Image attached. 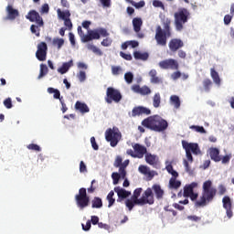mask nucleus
Instances as JSON below:
<instances>
[{"mask_svg": "<svg viewBox=\"0 0 234 234\" xmlns=\"http://www.w3.org/2000/svg\"><path fill=\"white\" fill-rule=\"evenodd\" d=\"M168 47L171 52H176L177 50H180L182 47H184V41H182L180 38H172L169 41Z\"/></svg>", "mask_w": 234, "mask_h": 234, "instance_id": "nucleus-18", "label": "nucleus"}, {"mask_svg": "<svg viewBox=\"0 0 234 234\" xmlns=\"http://www.w3.org/2000/svg\"><path fill=\"white\" fill-rule=\"evenodd\" d=\"M87 48L88 50H91V52H93V54H96L97 56H103V52L101 51V49L92 44H88Z\"/></svg>", "mask_w": 234, "mask_h": 234, "instance_id": "nucleus-34", "label": "nucleus"}, {"mask_svg": "<svg viewBox=\"0 0 234 234\" xmlns=\"http://www.w3.org/2000/svg\"><path fill=\"white\" fill-rule=\"evenodd\" d=\"M153 6H154L155 8H162L163 10L165 9L164 3H162L160 0H154Z\"/></svg>", "mask_w": 234, "mask_h": 234, "instance_id": "nucleus-52", "label": "nucleus"}, {"mask_svg": "<svg viewBox=\"0 0 234 234\" xmlns=\"http://www.w3.org/2000/svg\"><path fill=\"white\" fill-rule=\"evenodd\" d=\"M233 17L234 16L232 15H226L223 18L224 25H226V27L230 25L231 21L233 20Z\"/></svg>", "mask_w": 234, "mask_h": 234, "instance_id": "nucleus-50", "label": "nucleus"}, {"mask_svg": "<svg viewBox=\"0 0 234 234\" xmlns=\"http://www.w3.org/2000/svg\"><path fill=\"white\" fill-rule=\"evenodd\" d=\"M180 186H182V182H180L179 180H176L175 178H170V180H169L170 189H178V187H180Z\"/></svg>", "mask_w": 234, "mask_h": 234, "instance_id": "nucleus-37", "label": "nucleus"}, {"mask_svg": "<svg viewBox=\"0 0 234 234\" xmlns=\"http://www.w3.org/2000/svg\"><path fill=\"white\" fill-rule=\"evenodd\" d=\"M212 85H213V81H211L209 79H205L203 80V87L206 92H209V90H211Z\"/></svg>", "mask_w": 234, "mask_h": 234, "instance_id": "nucleus-40", "label": "nucleus"}, {"mask_svg": "<svg viewBox=\"0 0 234 234\" xmlns=\"http://www.w3.org/2000/svg\"><path fill=\"white\" fill-rule=\"evenodd\" d=\"M39 28H41V27H39V25H37V26L31 25V27H30L31 33L35 34V36H37V37H39V36H40V33H39L40 29Z\"/></svg>", "mask_w": 234, "mask_h": 234, "instance_id": "nucleus-43", "label": "nucleus"}, {"mask_svg": "<svg viewBox=\"0 0 234 234\" xmlns=\"http://www.w3.org/2000/svg\"><path fill=\"white\" fill-rule=\"evenodd\" d=\"M223 207L226 209V214L228 218L233 217V204L231 203V198L229 196H225L222 198Z\"/></svg>", "mask_w": 234, "mask_h": 234, "instance_id": "nucleus-15", "label": "nucleus"}, {"mask_svg": "<svg viewBox=\"0 0 234 234\" xmlns=\"http://www.w3.org/2000/svg\"><path fill=\"white\" fill-rule=\"evenodd\" d=\"M90 228H91L90 220H88L86 222V226L84 224H82L83 231H89V229H90Z\"/></svg>", "mask_w": 234, "mask_h": 234, "instance_id": "nucleus-61", "label": "nucleus"}, {"mask_svg": "<svg viewBox=\"0 0 234 234\" xmlns=\"http://www.w3.org/2000/svg\"><path fill=\"white\" fill-rule=\"evenodd\" d=\"M75 109L76 111H80L82 114H85L87 112H90V109H89V106L85 102H81L80 101H77L75 103Z\"/></svg>", "mask_w": 234, "mask_h": 234, "instance_id": "nucleus-25", "label": "nucleus"}, {"mask_svg": "<svg viewBox=\"0 0 234 234\" xmlns=\"http://www.w3.org/2000/svg\"><path fill=\"white\" fill-rule=\"evenodd\" d=\"M133 30L138 33L142 30L143 21L142 18L135 17L133 19Z\"/></svg>", "mask_w": 234, "mask_h": 234, "instance_id": "nucleus-32", "label": "nucleus"}, {"mask_svg": "<svg viewBox=\"0 0 234 234\" xmlns=\"http://www.w3.org/2000/svg\"><path fill=\"white\" fill-rule=\"evenodd\" d=\"M90 144H91V147H92V149H94V151H98V149H100V146L96 143L95 137H90Z\"/></svg>", "mask_w": 234, "mask_h": 234, "instance_id": "nucleus-57", "label": "nucleus"}, {"mask_svg": "<svg viewBox=\"0 0 234 234\" xmlns=\"http://www.w3.org/2000/svg\"><path fill=\"white\" fill-rule=\"evenodd\" d=\"M112 178L113 180V186H117L120 182L121 176L119 173L114 172L112 174Z\"/></svg>", "mask_w": 234, "mask_h": 234, "instance_id": "nucleus-45", "label": "nucleus"}, {"mask_svg": "<svg viewBox=\"0 0 234 234\" xmlns=\"http://www.w3.org/2000/svg\"><path fill=\"white\" fill-rule=\"evenodd\" d=\"M210 76L216 85H220V76H218V72L213 68L210 69Z\"/></svg>", "mask_w": 234, "mask_h": 234, "instance_id": "nucleus-33", "label": "nucleus"}, {"mask_svg": "<svg viewBox=\"0 0 234 234\" xmlns=\"http://www.w3.org/2000/svg\"><path fill=\"white\" fill-rule=\"evenodd\" d=\"M120 56H121V58H122V59H125L126 61L133 60V55L124 53L123 51L120 52Z\"/></svg>", "mask_w": 234, "mask_h": 234, "instance_id": "nucleus-53", "label": "nucleus"}, {"mask_svg": "<svg viewBox=\"0 0 234 234\" xmlns=\"http://www.w3.org/2000/svg\"><path fill=\"white\" fill-rule=\"evenodd\" d=\"M48 74V67L46 64H40V72L37 77V80H41V78H45Z\"/></svg>", "mask_w": 234, "mask_h": 234, "instance_id": "nucleus-35", "label": "nucleus"}, {"mask_svg": "<svg viewBox=\"0 0 234 234\" xmlns=\"http://www.w3.org/2000/svg\"><path fill=\"white\" fill-rule=\"evenodd\" d=\"M170 102L176 109H180V97L176 95H172L170 97Z\"/></svg>", "mask_w": 234, "mask_h": 234, "instance_id": "nucleus-38", "label": "nucleus"}, {"mask_svg": "<svg viewBox=\"0 0 234 234\" xmlns=\"http://www.w3.org/2000/svg\"><path fill=\"white\" fill-rule=\"evenodd\" d=\"M209 156L214 162H220V151L218 148H210Z\"/></svg>", "mask_w": 234, "mask_h": 234, "instance_id": "nucleus-26", "label": "nucleus"}, {"mask_svg": "<svg viewBox=\"0 0 234 234\" xmlns=\"http://www.w3.org/2000/svg\"><path fill=\"white\" fill-rule=\"evenodd\" d=\"M133 58L134 59H137V60L147 61V59H149V53L147 52L142 53L140 51H134Z\"/></svg>", "mask_w": 234, "mask_h": 234, "instance_id": "nucleus-30", "label": "nucleus"}, {"mask_svg": "<svg viewBox=\"0 0 234 234\" xmlns=\"http://www.w3.org/2000/svg\"><path fill=\"white\" fill-rule=\"evenodd\" d=\"M92 39H100V33L98 29L88 31V35H83L82 41L83 43H89V41H92Z\"/></svg>", "mask_w": 234, "mask_h": 234, "instance_id": "nucleus-21", "label": "nucleus"}, {"mask_svg": "<svg viewBox=\"0 0 234 234\" xmlns=\"http://www.w3.org/2000/svg\"><path fill=\"white\" fill-rule=\"evenodd\" d=\"M91 207L93 209H100L101 207H103V201H101V199L100 197H95L91 200Z\"/></svg>", "mask_w": 234, "mask_h": 234, "instance_id": "nucleus-31", "label": "nucleus"}, {"mask_svg": "<svg viewBox=\"0 0 234 234\" xmlns=\"http://www.w3.org/2000/svg\"><path fill=\"white\" fill-rule=\"evenodd\" d=\"M105 101L109 104L112 103V101H114V103H120V101H122V93L120 90L112 87H109L106 90Z\"/></svg>", "mask_w": 234, "mask_h": 234, "instance_id": "nucleus-8", "label": "nucleus"}, {"mask_svg": "<svg viewBox=\"0 0 234 234\" xmlns=\"http://www.w3.org/2000/svg\"><path fill=\"white\" fill-rule=\"evenodd\" d=\"M121 72H122V67L120 66L112 67V74H113V76H119Z\"/></svg>", "mask_w": 234, "mask_h": 234, "instance_id": "nucleus-47", "label": "nucleus"}, {"mask_svg": "<svg viewBox=\"0 0 234 234\" xmlns=\"http://www.w3.org/2000/svg\"><path fill=\"white\" fill-rule=\"evenodd\" d=\"M187 219L191 220L192 222H200V220H202V218L198 216H188Z\"/></svg>", "mask_w": 234, "mask_h": 234, "instance_id": "nucleus-59", "label": "nucleus"}, {"mask_svg": "<svg viewBox=\"0 0 234 234\" xmlns=\"http://www.w3.org/2000/svg\"><path fill=\"white\" fill-rule=\"evenodd\" d=\"M73 65L74 62L72 60H69V62H64L62 66L58 69V72H59V74H67L70 67H72Z\"/></svg>", "mask_w": 234, "mask_h": 234, "instance_id": "nucleus-27", "label": "nucleus"}, {"mask_svg": "<svg viewBox=\"0 0 234 234\" xmlns=\"http://www.w3.org/2000/svg\"><path fill=\"white\" fill-rule=\"evenodd\" d=\"M115 193H117V202H122V200L128 198V197H131V192L127 191L120 186L114 187Z\"/></svg>", "mask_w": 234, "mask_h": 234, "instance_id": "nucleus-20", "label": "nucleus"}, {"mask_svg": "<svg viewBox=\"0 0 234 234\" xmlns=\"http://www.w3.org/2000/svg\"><path fill=\"white\" fill-rule=\"evenodd\" d=\"M142 191H144L141 187L136 188L133 191V195L132 196V199H126L125 206L128 207L129 211H133L134 206H145L149 204V206H153L154 204V194H153V189L148 187L142 195ZM142 197L140 198V196Z\"/></svg>", "mask_w": 234, "mask_h": 234, "instance_id": "nucleus-1", "label": "nucleus"}, {"mask_svg": "<svg viewBox=\"0 0 234 234\" xmlns=\"http://www.w3.org/2000/svg\"><path fill=\"white\" fill-rule=\"evenodd\" d=\"M157 72L156 69H152L149 72L150 76V81L151 83H154V85H158L162 83V79H160L158 76H156Z\"/></svg>", "mask_w": 234, "mask_h": 234, "instance_id": "nucleus-28", "label": "nucleus"}, {"mask_svg": "<svg viewBox=\"0 0 234 234\" xmlns=\"http://www.w3.org/2000/svg\"><path fill=\"white\" fill-rule=\"evenodd\" d=\"M57 14L60 19L64 21L65 27L68 30H72V21L70 20V11H61V9L57 10Z\"/></svg>", "mask_w": 234, "mask_h": 234, "instance_id": "nucleus-11", "label": "nucleus"}, {"mask_svg": "<svg viewBox=\"0 0 234 234\" xmlns=\"http://www.w3.org/2000/svg\"><path fill=\"white\" fill-rule=\"evenodd\" d=\"M132 90L136 94H141V96H149L151 94V88L148 86L140 87L138 84H134L132 86Z\"/></svg>", "mask_w": 234, "mask_h": 234, "instance_id": "nucleus-17", "label": "nucleus"}, {"mask_svg": "<svg viewBox=\"0 0 234 234\" xmlns=\"http://www.w3.org/2000/svg\"><path fill=\"white\" fill-rule=\"evenodd\" d=\"M218 193L219 195H225L226 194V186L224 185L218 186Z\"/></svg>", "mask_w": 234, "mask_h": 234, "instance_id": "nucleus-64", "label": "nucleus"}, {"mask_svg": "<svg viewBox=\"0 0 234 234\" xmlns=\"http://www.w3.org/2000/svg\"><path fill=\"white\" fill-rule=\"evenodd\" d=\"M31 23H37L38 27H43L45 22H43V17L39 16L36 10H31L28 12L27 16H26Z\"/></svg>", "mask_w": 234, "mask_h": 234, "instance_id": "nucleus-14", "label": "nucleus"}, {"mask_svg": "<svg viewBox=\"0 0 234 234\" xmlns=\"http://www.w3.org/2000/svg\"><path fill=\"white\" fill-rule=\"evenodd\" d=\"M105 140L110 143L111 147H116L122 140V132L116 126L109 128L105 132Z\"/></svg>", "mask_w": 234, "mask_h": 234, "instance_id": "nucleus-6", "label": "nucleus"}, {"mask_svg": "<svg viewBox=\"0 0 234 234\" xmlns=\"http://www.w3.org/2000/svg\"><path fill=\"white\" fill-rule=\"evenodd\" d=\"M143 127L154 131L155 133H164L169 127L167 121L160 117L159 115H154L147 117L142 122Z\"/></svg>", "mask_w": 234, "mask_h": 234, "instance_id": "nucleus-4", "label": "nucleus"}, {"mask_svg": "<svg viewBox=\"0 0 234 234\" xmlns=\"http://www.w3.org/2000/svg\"><path fill=\"white\" fill-rule=\"evenodd\" d=\"M27 149L30 151H37L38 153L41 151V147L36 144H30L27 145Z\"/></svg>", "mask_w": 234, "mask_h": 234, "instance_id": "nucleus-54", "label": "nucleus"}, {"mask_svg": "<svg viewBox=\"0 0 234 234\" xmlns=\"http://www.w3.org/2000/svg\"><path fill=\"white\" fill-rule=\"evenodd\" d=\"M182 76V73L180 71H175L171 77L172 80H178V78H180Z\"/></svg>", "mask_w": 234, "mask_h": 234, "instance_id": "nucleus-62", "label": "nucleus"}, {"mask_svg": "<svg viewBox=\"0 0 234 234\" xmlns=\"http://www.w3.org/2000/svg\"><path fill=\"white\" fill-rule=\"evenodd\" d=\"M182 145L185 151L193 153V154H196V155L202 154V151H200V147L197 143H187L186 141H182Z\"/></svg>", "mask_w": 234, "mask_h": 234, "instance_id": "nucleus-13", "label": "nucleus"}, {"mask_svg": "<svg viewBox=\"0 0 234 234\" xmlns=\"http://www.w3.org/2000/svg\"><path fill=\"white\" fill-rule=\"evenodd\" d=\"M5 11L7 14L6 19H8L9 21H16V19L19 17V10L14 8L12 5H8L5 7Z\"/></svg>", "mask_w": 234, "mask_h": 234, "instance_id": "nucleus-16", "label": "nucleus"}, {"mask_svg": "<svg viewBox=\"0 0 234 234\" xmlns=\"http://www.w3.org/2000/svg\"><path fill=\"white\" fill-rule=\"evenodd\" d=\"M189 129L196 131V133H200V134H206V129L204 126L191 125Z\"/></svg>", "mask_w": 234, "mask_h": 234, "instance_id": "nucleus-41", "label": "nucleus"}, {"mask_svg": "<svg viewBox=\"0 0 234 234\" xmlns=\"http://www.w3.org/2000/svg\"><path fill=\"white\" fill-rule=\"evenodd\" d=\"M138 171L139 173H141V175L146 176L147 182H151V180H153L154 176H158V173L154 170H151V168L147 165H141L138 167Z\"/></svg>", "mask_w": 234, "mask_h": 234, "instance_id": "nucleus-10", "label": "nucleus"}, {"mask_svg": "<svg viewBox=\"0 0 234 234\" xmlns=\"http://www.w3.org/2000/svg\"><path fill=\"white\" fill-rule=\"evenodd\" d=\"M144 158H145L146 164H148L149 165H152L153 167H156V165H158L157 155L146 152Z\"/></svg>", "mask_w": 234, "mask_h": 234, "instance_id": "nucleus-23", "label": "nucleus"}, {"mask_svg": "<svg viewBox=\"0 0 234 234\" xmlns=\"http://www.w3.org/2000/svg\"><path fill=\"white\" fill-rule=\"evenodd\" d=\"M99 36H101L102 37H109V31L103 27H100L97 29Z\"/></svg>", "mask_w": 234, "mask_h": 234, "instance_id": "nucleus-48", "label": "nucleus"}, {"mask_svg": "<svg viewBox=\"0 0 234 234\" xmlns=\"http://www.w3.org/2000/svg\"><path fill=\"white\" fill-rule=\"evenodd\" d=\"M191 19V13L187 8L182 7L179 8L175 14H174V23L175 27L177 32H182L184 30V26L187 21Z\"/></svg>", "mask_w": 234, "mask_h": 234, "instance_id": "nucleus-5", "label": "nucleus"}, {"mask_svg": "<svg viewBox=\"0 0 234 234\" xmlns=\"http://www.w3.org/2000/svg\"><path fill=\"white\" fill-rule=\"evenodd\" d=\"M77 78L78 80L80 81V83H83V81H85V80H87V73H85V71H80L77 74Z\"/></svg>", "mask_w": 234, "mask_h": 234, "instance_id": "nucleus-46", "label": "nucleus"}, {"mask_svg": "<svg viewBox=\"0 0 234 234\" xmlns=\"http://www.w3.org/2000/svg\"><path fill=\"white\" fill-rule=\"evenodd\" d=\"M160 69H164L165 70H178L179 64L175 58H168L159 62Z\"/></svg>", "mask_w": 234, "mask_h": 234, "instance_id": "nucleus-9", "label": "nucleus"}, {"mask_svg": "<svg viewBox=\"0 0 234 234\" xmlns=\"http://www.w3.org/2000/svg\"><path fill=\"white\" fill-rule=\"evenodd\" d=\"M49 10L50 7L48 6V4H44L40 9V14H48Z\"/></svg>", "mask_w": 234, "mask_h": 234, "instance_id": "nucleus-58", "label": "nucleus"}, {"mask_svg": "<svg viewBox=\"0 0 234 234\" xmlns=\"http://www.w3.org/2000/svg\"><path fill=\"white\" fill-rule=\"evenodd\" d=\"M53 45L59 49L65 45V40L63 38H53Z\"/></svg>", "mask_w": 234, "mask_h": 234, "instance_id": "nucleus-42", "label": "nucleus"}, {"mask_svg": "<svg viewBox=\"0 0 234 234\" xmlns=\"http://www.w3.org/2000/svg\"><path fill=\"white\" fill-rule=\"evenodd\" d=\"M131 5L134 6V8H144L145 6V2L144 1H140L138 3L132 1Z\"/></svg>", "mask_w": 234, "mask_h": 234, "instance_id": "nucleus-51", "label": "nucleus"}, {"mask_svg": "<svg viewBox=\"0 0 234 234\" xmlns=\"http://www.w3.org/2000/svg\"><path fill=\"white\" fill-rule=\"evenodd\" d=\"M75 202L80 209H85L90 204V197L87 196V188H80L79 194L75 196Z\"/></svg>", "mask_w": 234, "mask_h": 234, "instance_id": "nucleus-7", "label": "nucleus"}, {"mask_svg": "<svg viewBox=\"0 0 234 234\" xmlns=\"http://www.w3.org/2000/svg\"><path fill=\"white\" fill-rule=\"evenodd\" d=\"M4 105L6 109H12L14 105L12 104V99L7 98L4 101Z\"/></svg>", "mask_w": 234, "mask_h": 234, "instance_id": "nucleus-56", "label": "nucleus"}, {"mask_svg": "<svg viewBox=\"0 0 234 234\" xmlns=\"http://www.w3.org/2000/svg\"><path fill=\"white\" fill-rule=\"evenodd\" d=\"M195 187H198V183L193 182L190 185L185 186L183 197L189 198V196L193 194Z\"/></svg>", "mask_w": 234, "mask_h": 234, "instance_id": "nucleus-24", "label": "nucleus"}, {"mask_svg": "<svg viewBox=\"0 0 234 234\" xmlns=\"http://www.w3.org/2000/svg\"><path fill=\"white\" fill-rule=\"evenodd\" d=\"M124 80L126 83H133V80H134V75L132 72H127L124 74Z\"/></svg>", "mask_w": 234, "mask_h": 234, "instance_id": "nucleus-44", "label": "nucleus"}, {"mask_svg": "<svg viewBox=\"0 0 234 234\" xmlns=\"http://www.w3.org/2000/svg\"><path fill=\"white\" fill-rule=\"evenodd\" d=\"M133 149L137 158H144V154H147V148L140 144H134Z\"/></svg>", "mask_w": 234, "mask_h": 234, "instance_id": "nucleus-22", "label": "nucleus"}, {"mask_svg": "<svg viewBox=\"0 0 234 234\" xmlns=\"http://www.w3.org/2000/svg\"><path fill=\"white\" fill-rule=\"evenodd\" d=\"M163 26V28H162ZM162 26H157L155 28L154 39L160 47L167 45V39L173 36V28L171 27V18H163Z\"/></svg>", "mask_w": 234, "mask_h": 234, "instance_id": "nucleus-2", "label": "nucleus"}, {"mask_svg": "<svg viewBox=\"0 0 234 234\" xmlns=\"http://www.w3.org/2000/svg\"><path fill=\"white\" fill-rule=\"evenodd\" d=\"M106 200H108V207H112L114 206V202H116V199L114 198V191L112 190L109 192V194L106 197Z\"/></svg>", "mask_w": 234, "mask_h": 234, "instance_id": "nucleus-36", "label": "nucleus"}, {"mask_svg": "<svg viewBox=\"0 0 234 234\" xmlns=\"http://www.w3.org/2000/svg\"><path fill=\"white\" fill-rule=\"evenodd\" d=\"M215 197H217V188L213 187V182L207 180L203 183V190L201 197L195 202V207H206L209 202H213Z\"/></svg>", "mask_w": 234, "mask_h": 234, "instance_id": "nucleus-3", "label": "nucleus"}, {"mask_svg": "<svg viewBox=\"0 0 234 234\" xmlns=\"http://www.w3.org/2000/svg\"><path fill=\"white\" fill-rule=\"evenodd\" d=\"M101 45L102 47H111V45H112V40L109 37H106L101 42Z\"/></svg>", "mask_w": 234, "mask_h": 234, "instance_id": "nucleus-55", "label": "nucleus"}, {"mask_svg": "<svg viewBox=\"0 0 234 234\" xmlns=\"http://www.w3.org/2000/svg\"><path fill=\"white\" fill-rule=\"evenodd\" d=\"M123 159L122 158V156L118 155L113 163L114 167H122Z\"/></svg>", "mask_w": 234, "mask_h": 234, "instance_id": "nucleus-49", "label": "nucleus"}, {"mask_svg": "<svg viewBox=\"0 0 234 234\" xmlns=\"http://www.w3.org/2000/svg\"><path fill=\"white\" fill-rule=\"evenodd\" d=\"M160 103H162V97H160V93H155L153 97V106L155 109H158V107H160Z\"/></svg>", "mask_w": 234, "mask_h": 234, "instance_id": "nucleus-39", "label": "nucleus"}, {"mask_svg": "<svg viewBox=\"0 0 234 234\" xmlns=\"http://www.w3.org/2000/svg\"><path fill=\"white\" fill-rule=\"evenodd\" d=\"M152 189L154 190L157 200H162V198H164V189H162L160 185H154Z\"/></svg>", "mask_w": 234, "mask_h": 234, "instance_id": "nucleus-29", "label": "nucleus"}, {"mask_svg": "<svg viewBox=\"0 0 234 234\" xmlns=\"http://www.w3.org/2000/svg\"><path fill=\"white\" fill-rule=\"evenodd\" d=\"M47 50H48V48L47 47V43L40 42L37 45L36 58L37 59H38V61H47Z\"/></svg>", "mask_w": 234, "mask_h": 234, "instance_id": "nucleus-12", "label": "nucleus"}, {"mask_svg": "<svg viewBox=\"0 0 234 234\" xmlns=\"http://www.w3.org/2000/svg\"><path fill=\"white\" fill-rule=\"evenodd\" d=\"M80 173H87V165L83 161H80Z\"/></svg>", "mask_w": 234, "mask_h": 234, "instance_id": "nucleus-60", "label": "nucleus"}, {"mask_svg": "<svg viewBox=\"0 0 234 234\" xmlns=\"http://www.w3.org/2000/svg\"><path fill=\"white\" fill-rule=\"evenodd\" d=\"M102 6L109 8L111 6V0H101Z\"/></svg>", "mask_w": 234, "mask_h": 234, "instance_id": "nucleus-63", "label": "nucleus"}, {"mask_svg": "<svg viewBox=\"0 0 234 234\" xmlns=\"http://www.w3.org/2000/svg\"><path fill=\"white\" fill-rule=\"evenodd\" d=\"M144 114H145L146 116H149V114H151V110L144 106H139V107H134L132 111L133 118H136V116H142Z\"/></svg>", "mask_w": 234, "mask_h": 234, "instance_id": "nucleus-19", "label": "nucleus"}]
</instances>
